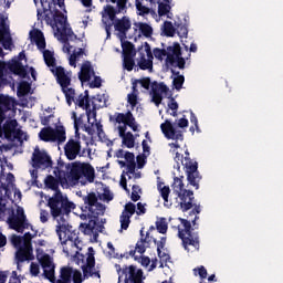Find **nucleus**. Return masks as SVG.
Returning <instances> with one entry per match:
<instances>
[{
    "mask_svg": "<svg viewBox=\"0 0 283 283\" xmlns=\"http://www.w3.org/2000/svg\"><path fill=\"white\" fill-rule=\"evenodd\" d=\"M107 3H116L117 7L114 8L112 4L104 7L102 11V23L105 28L107 39L112 36V28H114V22L118 19L116 14H125L127 12V1L129 0H106Z\"/></svg>",
    "mask_w": 283,
    "mask_h": 283,
    "instance_id": "nucleus-1",
    "label": "nucleus"
},
{
    "mask_svg": "<svg viewBox=\"0 0 283 283\" xmlns=\"http://www.w3.org/2000/svg\"><path fill=\"white\" fill-rule=\"evenodd\" d=\"M153 54L155 59L158 61H163L164 56H167L166 63L171 65L172 67H178L179 70H185V65H187V61L182 57V49L180 48V43L175 42L172 45L167 46V49L155 48L153 50Z\"/></svg>",
    "mask_w": 283,
    "mask_h": 283,
    "instance_id": "nucleus-2",
    "label": "nucleus"
},
{
    "mask_svg": "<svg viewBox=\"0 0 283 283\" xmlns=\"http://www.w3.org/2000/svg\"><path fill=\"white\" fill-rule=\"evenodd\" d=\"M177 163V169H180V163L186 171L187 180L191 187L195 189H200V180H202V175L198 171V161H193L191 157H185L182 154L176 151L174 158Z\"/></svg>",
    "mask_w": 283,
    "mask_h": 283,
    "instance_id": "nucleus-3",
    "label": "nucleus"
},
{
    "mask_svg": "<svg viewBox=\"0 0 283 283\" xmlns=\"http://www.w3.org/2000/svg\"><path fill=\"white\" fill-rule=\"evenodd\" d=\"M48 207L51 209V216L60 218V216H69L72 213V209H76L74 202L67 199L61 190L53 193L48 200Z\"/></svg>",
    "mask_w": 283,
    "mask_h": 283,
    "instance_id": "nucleus-4",
    "label": "nucleus"
},
{
    "mask_svg": "<svg viewBox=\"0 0 283 283\" xmlns=\"http://www.w3.org/2000/svg\"><path fill=\"white\" fill-rule=\"evenodd\" d=\"M94 248L90 247L86 258V263L82 265V272L73 270L71 280L73 283H83V280H90V277H97L101 280V271H96V258H94Z\"/></svg>",
    "mask_w": 283,
    "mask_h": 283,
    "instance_id": "nucleus-5",
    "label": "nucleus"
},
{
    "mask_svg": "<svg viewBox=\"0 0 283 283\" xmlns=\"http://www.w3.org/2000/svg\"><path fill=\"white\" fill-rule=\"evenodd\" d=\"M179 221L184 227V229L178 227V235L182 241L184 249L189 251V247H193L196 251H200V237L191 229V221L182 218H179Z\"/></svg>",
    "mask_w": 283,
    "mask_h": 283,
    "instance_id": "nucleus-6",
    "label": "nucleus"
},
{
    "mask_svg": "<svg viewBox=\"0 0 283 283\" xmlns=\"http://www.w3.org/2000/svg\"><path fill=\"white\" fill-rule=\"evenodd\" d=\"M184 178V176L174 178L172 190L180 200L179 207L181 211L186 213L189 209H193L195 197L193 191L185 189Z\"/></svg>",
    "mask_w": 283,
    "mask_h": 283,
    "instance_id": "nucleus-7",
    "label": "nucleus"
},
{
    "mask_svg": "<svg viewBox=\"0 0 283 283\" xmlns=\"http://www.w3.org/2000/svg\"><path fill=\"white\" fill-rule=\"evenodd\" d=\"M81 178H85L87 182H94V179L96 178L94 167L85 163H74L67 175V179L70 182H73V185H76Z\"/></svg>",
    "mask_w": 283,
    "mask_h": 283,
    "instance_id": "nucleus-8",
    "label": "nucleus"
},
{
    "mask_svg": "<svg viewBox=\"0 0 283 283\" xmlns=\"http://www.w3.org/2000/svg\"><path fill=\"white\" fill-rule=\"evenodd\" d=\"M134 213H136L137 216H145V213H147V209L145 208V205H143V202H138L137 210H136V205H134V202L132 201L125 205L124 210L119 216L122 231H127V229H129V224H132V217L134 216Z\"/></svg>",
    "mask_w": 283,
    "mask_h": 283,
    "instance_id": "nucleus-9",
    "label": "nucleus"
},
{
    "mask_svg": "<svg viewBox=\"0 0 283 283\" xmlns=\"http://www.w3.org/2000/svg\"><path fill=\"white\" fill-rule=\"evenodd\" d=\"M115 269L118 279L123 280L124 277V283H143V280H145L143 270L137 269L135 265H124L122 268L120 264H115Z\"/></svg>",
    "mask_w": 283,
    "mask_h": 283,
    "instance_id": "nucleus-10",
    "label": "nucleus"
},
{
    "mask_svg": "<svg viewBox=\"0 0 283 283\" xmlns=\"http://www.w3.org/2000/svg\"><path fill=\"white\" fill-rule=\"evenodd\" d=\"M83 202L84 206L82 207V211H88V218H98V216H104L105 205L98 202V197L95 192H90L88 195L84 196Z\"/></svg>",
    "mask_w": 283,
    "mask_h": 283,
    "instance_id": "nucleus-11",
    "label": "nucleus"
},
{
    "mask_svg": "<svg viewBox=\"0 0 283 283\" xmlns=\"http://www.w3.org/2000/svg\"><path fill=\"white\" fill-rule=\"evenodd\" d=\"M39 138L42 139L43 143H57V145H63V143L67 140L64 126H57L56 128L50 126L44 127L40 130Z\"/></svg>",
    "mask_w": 283,
    "mask_h": 283,
    "instance_id": "nucleus-12",
    "label": "nucleus"
},
{
    "mask_svg": "<svg viewBox=\"0 0 283 283\" xmlns=\"http://www.w3.org/2000/svg\"><path fill=\"white\" fill-rule=\"evenodd\" d=\"M160 129L168 140H176L175 143H170L169 147H174L175 149H180V144H178V140H185V134H182V130L176 129L174 127V124L169 122V119H166L165 123L160 125Z\"/></svg>",
    "mask_w": 283,
    "mask_h": 283,
    "instance_id": "nucleus-13",
    "label": "nucleus"
},
{
    "mask_svg": "<svg viewBox=\"0 0 283 283\" xmlns=\"http://www.w3.org/2000/svg\"><path fill=\"white\" fill-rule=\"evenodd\" d=\"M55 231L62 247L67 244V242H72V245L78 249V244H81V240L78 239V234H76L75 231L70 230V226L57 223Z\"/></svg>",
    "mask_w": 283,
    "mask_h": 283,
    "instance_id": "nucleus-14",
    "label": "nucleus"
},
{
    "mask_svg": "<svg viewBox=\"0 0 283 283\" xmlns=\"http://www.w3.org/2000/svg\"><path fill=\"white\" fill-rule=\"evenodd\" d=\"M109 122L117 123V125H122V127H130L134 132H138V123H136V117H134L132 111L109 115Z\"/></svg>",
    "mask_w": 283,
    "mask_h": 283,
    "instance_id": "nucleus-15",
    "label": "nucleus"
},
{
    "mask_svg": "<svg viewBox=\"0 0 283 283\" xmlns=\"http://www.w3.org/2000/svg\"><path fill=\"white\" fill-rule=\"evenodd\" d=\"M32 163L35 169H50L52 167V158L48 155V151L41 150L39 147H35L32 154Z\"/></svg>",
    "mask_w": 283,
    "mask_h": 283,
    "instance_id": "nucleus-16",
    "label": "nucleus"
},
{
    "mask_svg": "<svg viewBox=\"0 0 283 283\" xmlns=\"http://www.w3.org/2000/svg\"><path fill=\"white\" fill-rule=\"evenodd\" d=\"M9 226L18 233H23L24 229H28L25 211L23 208H17V216L9 218Z\"/></svg>",
    "mask_w": 283,
    "mask_h": 283,
    "instance_id": "nucleus-17",
    "label": "nucleus"
},
{
    "mask_svg": "<svg viewBox=\"0 0 283 283\" xmlns=\"http://www.w3.org/2000/svg\"><path fill=\"white\" fill-rule=\"evenodd\" d=\"M151 103L156 105V107H160V104L163 103V94H169V86L166 85L165 83H157L154 81L151 83Z\"/></svg>",
    "mask_w": 283,
    "mask_h": 283,
    "instance_id": "nucleus-18",
    "label": "nucleus"
},
{
    "mask_svg": "<svg viewBox=\"0 0 283 283\" xmlns=\"http://www.w3.org/2000/svg\"><path fill=\"white\" fill-rule=\"evenodd\" d=\"M25 60V51H21L18 55V60L8 63V70L15 74V76H20L21 78L28 77V70L23 66L21 61Z\"/></svg>",
    "mask_w": 283,
    "mask_h": 283,
    "instance_id": "nucleus-19",
    "label": "nucleus"
},
{
    "mask_svg": "<svg viewBox=\"0 0 283 283\" xmlns=\"http://www.w3.org/2000/svg\"><path fill=\"white\" fill-rule=\"evenodd\" d=\"M50 72L55 76L56 83L61 88L63 87L65 90V87L72 85V73L65 71V67L57 66L55 69H50Z\"/></svg>",
    "mask_w": 283,
    "mask_h": 283,
    "instance_id": "nucleus-20",
    "label": "nucleus"
},
{
    "mask_svg": "<svg viewBox=\"0 0 283 283\" xmlns=\"http://www.w3.org/2000/svg\"><path fill=\"white\" fill-rule=\"evenodd\" d=\"M113 25L115 31L118 32L120 41H125L127 39V32L132 30V20H129V17L124 15L120 19L117 18Z\"/></svg>",
    "mask_w": 283,
    "mask_h": 283,
    "instance_id": "nucleus-21",
    "label": "nucleus"
},
{
    "mask_svg": "<svg viewBox=\"0 0 283 283\" xmlns=\"http://www.w3.org/2000/svg\"><path fill=\"white\" fill-rule=\"evenodd\" d=\"M64 155L67 160H76V157L81 156V139H69L64 145Z\"/></svg>",
    "mask_w": 283,
    "mask_h": 283,
    "instance_id": "nucleus-22",
    "label": "nucleus"
},
{
    "mask_svg": "<svg viewBox=\"0 0 283 283\" xmlns=\"http://www.w3.org/2000/svg\"><path fill=\"white\" fill-rule=\"evenodd\" d=\"M40 264L42 269L44 270V276L46 280H55L54 273L56 265H54V261L52 260V256L50 254H43L40 259Z\"/></svg>",
    "mask_w": 283,
    "mask_h": 283,
    "instance_id": "nucleus-23",
    "label": "nucleus"
},
{
    "mask_svg": "<svg viewBox=\"0 0 283 283\" xmlns=\"http://www.w3.org/2000/svg\"><path fill=\"white\" fill-rule=\"evenodd\" d=\"M118 136L122 138V145L124 147H127V149H134L136 145V137L132 132H127L126 126H118Z\"/></svg>",
    "mask_w": 283,
    "mask_h": 283,
    "instance_id": "nucleus-24",
    "label": "nucleus"
},
{
    "mask_svg": "<svg viewBox=\"0 0 283 283\" xmlns=\"http://www.w3.org/2000/svg\"><path fill=\"white\" fill-rule=\"evenodd\" d=\"M95 74L96 73L94 72L92 62L85 61L81 66V71L78 73V78H80L81 83H90V81H92V76H94Z\"/></svg>",
    "mask_w": 283,
    "mask_h": 283,
    "instance_id": "nucleus-25",
    "label": "nucleus"
},
{
    "mask_svg": "<svg viewBox=\"0 0 283 283\" xmlns=\"http://www.w3.org/2000/svg\"><path fill=\"white\" fill-rule=\"evenodd\" d=\"M139 233H140V239L136 243V251L137 253L143 255L145 251H147V249L151 247V237H149V232H146V235H145L144 228H142Z\"/></svg>",
    "mask_w": 283,
    "mask_h": 283,
    "instance_id": "nucleus-26",
    "label": "nucleus"
},
{
    "mask_svg": "<svg viewBox=\"0 0 283 283\" xmlns=\"http://www.w3.org/2000/svg\"><path fill=\"white\" fill-rule=\"evenodd\" d=\"M90 220L87 223H81L80 224V229L84 230V233H86V235H92V233L94 235H96L98 233V231H101V224H98V222L96 221L97 218L94 217H88Z\"/></svg>",
    "mask_w": 283,
    "mask_h": 283,
    "instance_id": "nucleus-27",
    "label": "nucleus"
},
{
    "mask_svg": "<svg viewBox=\"0 0 283 283\" xmlns=\"http://www.w3.org/2000/svg\"><path fill=\"white\" fill-rule=\"evenodd\" d=\"M35 6H39V0H33ZM40 3L43 8V12H41V9H38V21H41L43 19L48 25H52L54 23V17L50 15V10L45 9V3H48V0H40Z\"/></svg>",
    "mask_w": 283,
    "mask_h": 283,
    "instance_id": "nucleus-28",
    "label": "nucleus"
},
{
    "mask_svg": "<svg viewBox=\"0 0 283 283\" xmlns=\"http://www.w3.org/2000/svg\"><path fill=\"white\" fill-rule=\"evenodd\" d=\"M30 39L32 43H35L38 50H45L46 43H45V35L43 34V31L35 29L30 31Z\"/></svg>",
    "mask_w": 283,
    "mask_h": 283,
    "instance_id": "nucleus-29",
    "label": "nucleus"
},
{
    "mask_svg": "<svg viewBox=\"0 0 283 283\" xmlns=\"http://www.w3.org/2000/svg\"><path fill=\"white\" fill-rule=\"evenodd\" d=\"M92 101L90 99V91H85L84 95L80 94L75 105H78L82 109H85L87 116L92 114Z\"/></svg>",
    "mask_w": 283,
    "mask_h": 283,
    "instance_id": "nucleus-30",
    "label": "nucleus"
},
{
    "mask_svg": "<svg viewBox=\"0 0 283 283\" xmlns=\"http://www.w3.org/2000/svg\"><path fill=\"white\" fill-rule=\"evenodd\" d=\"M65 25H67V18L60 10H55L53 13V24L52 28H56L57 32H65Z\"/></svg>",
    "mask_w": 283,
    "mask_h": 283,
    "instance_id": "nucleus-31",
    "label": "nucleus"
},
{
    "mask_svg": "<svg viewBox=\"0 0 283 283\" xmlns=\"http://www.w3.org/2000/svg\"><path fill=\"white\" fill-rule=\"evenodd\" d=\"M163 185H165V184L159 181L157 184V189L159 191L160 197L164 200V207H166V209H171V205H174L169 200V195L171 193V188H169V186H163Z\"/></svg>",
    "mask_w": 283,
    "mask_h": 283,
    "instance_id": "nucleus-32",
    "label": "nucleus"
},
{
    "mask_svg": "<svg viewBox=\"0 0 283 283\" xmlns=\"http://www.w3.org/2000/svg\"><path fill=\"white\" fill-rule=\"evenodd\" d=\"M15 260L17 262H28L30 260H34L32 248L28 249L25 245H22L15 253Z\"/></svg>",
    "mask_w": 283,
    "mask_h": 283,
    "instance_id": "nucleus-33",
    "label": "nucleus"
},
{
    "mask_svg": "<svg viewBox=\"0 0 283 283\" xmlns=\"http://www.w3.org/2000/svg\"><path fill=\"white\" fill-rule=\"evenodd\" d=\"M135 32H137V30L139 31V36H145L146 39H149L151 36V34H154V28H151V25H149L148 23L145 22H135Z\"/></svg>",
    "mask_w": 283,
    "mask_h": 283,
    "instance_id": "nucleus-34",
    "label": "nucleus"
},
{
    "mask_svg": "<svg viewBox=\"0 0 283 283\" xmlns=\"http://www.w3.org/2000/svg\"><path fill=\"white\" fill-rule=\"evenodd\" d=\"M74 273V269L72 266H63L60 270V279L56 283H72V275Z\"/></svg>",
    "mask_w": 283,
    "mask_h": 283,
    "instance_id": "nucleus-35",
    "label": "nucleus"
},
{
    "mask_svg": "<svg viewBox=\"0 0 283 283\" xmlns=\"http://www.w3.org/2000/svg\"><path fill=\"white\" fill-rule=\"evenodd\" d=\"M43 59H44V63L45 65H48V67H50V70H56V57H54V52L50 51V50H44L43 51Z\"/></svg>",
    "mask_w": 283,
    "mask_h": 283,
    "instance_id": "nucleus-36",
    "label": "nucleus"
},
{
    "mask_svg": "<svg viewBox=\"0 0 283 283\" xmlns=\"http://www.w3.org/2000/svg\"><path fill=\"white\" fill-rule=\"evenodd\" d=\"M14 107V102L10 96L0 95V112H10Z\"/></svg>",
    "mask_w": 283,
    "mask_h": 283,
    "instance_id": "nucleus-37",
    "label": "nucleus"
},
{
    "mask_svg": "<svg viewBox=\"0 0 283 283\" xmlns=\"http://www.w3.org/2000/svg\"><path fill=\"white\" fill-rule=\"evenodd\" d=\"M150 3H158L159 17H166V14H169V11L171 10V6H169V3L171 2H165L161 0H150Z\"/></svg>",
    "mask_w": 283,
    "mask_h": 283,
    "instance_id": "nucleus-38",
    "label": "nucleus"
},
{
    "mask_svg": "<svg viewBox=\"0 0 283 283\" xmlns=\"http://www.w3.org/2000/svg\"><path fill=\"white\" fill-rule=\"evenodd\" d=\"M123 56H136V46L129 41L122 42Z\"/></svg>",
    "mask_w": 283,
    "mask_h": 283,
    "instance_id": "nucleus-39",
    "label": "nucleus"
},
{
    "mask_svg": "<svg viewBox=\"0 0 283 283\" xmlns=\"http://www.w3.org/2000/svg\"><path fill=\"white\" fill-rule=\"evenodd\" d=\"M0 43L8 39L10 34V28L6 25V15L0 14Z\"/></svg>",
    "mask_w": 283,
    "mask_h": 283,
    "instance_id": "nucleus-40",
    "label": "nucleus"
},
{
    "mask_svg": "<svg viewBox=\"0 0 283 283\" xmlns=\"http://www.w3.org/2000/svg\"><path fill=\"white\" fill-rule=\"evenodd\" d=\"M44 185L45 187H48V189H51L52 191H55V193L57 191H61V189H59V185L60 181L59 179H56L54 176L49 175L45 180H44Z\"/></svg>",
    "mask_w": 283,
    "mask_h": 283,
    "instance_id": "nucleus-41",
    "label": "nucleus"
},
{
    "mask_svg": "<svg viewBox=\"0 0 283 283\" xmlns=\"http://www.w3.org/2000/svg\"><path fill=\"white\" fill-rule=\"evenodd\" d=\"M60 32L63 43H65V45H69V48H66V52H70V48L72 46L69 44V41H72V36H74V31H72V28H67V25H65V31L61 30Z\"/></svg>",
    "mask_w": 283,
    "mask_h": 283,
    "instance_id": "nucleus-42",
    "label": "nucleus"
},
{
    "mask_svg": "<svg viewBox=\"0 0 283 283\" xmlns=\"http://www.w3.org/2000/svg\"><path fill=\"white\" fill-rule=\"evenodd\" d=\"M138 67L142 70H153L154 69V61L151 60H147V57H145V53L140 52V60L138 62Z\"/></svg>",
    "mask_w": 283,
    "mask_h": 283,
    "instance_id": "nucleus-43",
    "label": "nucleus"
},
{
    "mask_svg": "<svg viewBox=\"0 0 283 283\" xmlns=\"http://www.w3.org/2000/svg\"><path fill=\"white\" fill-rule=\"evenodd\" d=\"M171 72L177 76L172 81L174 87L177 92H180V90H182V85H185V75H180V72H176L174 70H171Z\"/></svg>",
    "mask_w": 283,
    "mask_h": 283,
    "instance_id": "nucleus-44",
    "label": "nucleus"
},
{
    "mask_svg": "<svg viewBox=\"0 0 283 283\" xmlns=\"http://www.w3.org/2000/svg\"><path fill=\"white\" fill-rule=\"evenodd\" d=\"M175 28L180 39H187V36L189 35V29L187 28V24L175 22Z\"/></svg>",
    "mask_w": 283,
    "mask_h": 283,
    "instance_id": "nucleus-45",
    "label": "nucleus"
},
{
    "mask_svg": "<svg viewBox=\"0 0 283 283\" xmlns=\"http://www.w3.org/2000/svg\"><path fill=\"white\" fill-rule=\"evenodd\" d=\"M32 86L27 81H22L18 86V96H28Z\"/></svg>",
    "mask_w": 283,
    "mask_h": 283,
    "instance_id": "nucleus-46",
    "label": "nucleus"
},
{
    "mask_svg": "<svg viewBox=\"0 0 283 283\" xmlns=\"http://www.w3.org/2000/svg\"><path fill=\"white\" fill-rule=\"evenodd\" d=\"M63 94L65 95L66 103L72 105V101H74V96H76V91L70 86L61 88Z\"/></svg>",
    "mask_w": 283,
    "mask_h": 283,
    "instance_id": "nucleus-47",
    "label": "nucleus"
},
{
    "mask_svg": "<svg viewBox=\"0 0 283 283\" xmlns=\"http://www.w3.org/2000/svg\"><path fill=\"white\" fill-rule=\"evenodd\" d=\"M18 122L17 119H9L3 124L4 134H12L17 129Z\"/></svg>",
    "mask_w": 283,
    "mask_h": 283,
    "instance_id": "nucleus-48",
    "label": "nucleus"
},
{
    "mask_svg": "<svg viewBox=\"0 0 283 283\" xmlns=\"http://www.w3.org/2000/svg\"><path fill=\"white\" fill-rule=\"evenodd\" d=\"M155 224L158 233H161V234L167 233V230L169 229V226L167 224V219L160 218L158 221H156Z\"/></svg>",
    "mask_w": 283,
    "mask_h": 283,
    "instance_id": "nucleus-49",
    "label": "nucleus"
},
{
    "mask_svg": "<svg viewBox=\"0 0 283 283\" xmlns=\"http://www.w3.org/2000/svg\"><path fill=\"white\" fill-rule=\"evenodd\" d=\"M137 51L139 52H146L147 61H154V53L151 52V46L145 42L144 45L138 46Z\"/></svg>",
    "mask_w": 283,
    "mask_h": 283,
    "instance_id": "nucleus-50",
    "label": "nucleus"
},
{
    "mask_svg": "<svg viewBox=\"0 0 283 283\" xmlns=\"http://www.w3.org/2000/svg\"><path fill=\"white\" fill-rule=\"evenodd\" d=\"M164 34L166 36H174L176 34V28L171 21L164 22Z\"/></svg>",
    "mask_w": 283,
    "mask_h": 283,
    "instance_id": "nucleus-51",
    "label": "nucleus"
},
{
    "mask_svg": "<svg viewBox=\"0 0 283 283\" xmlns=\"http://www.w3.org/2000/svg\"><path fill=\"white\" fill-rule=\"evenodd\" d=\"M135 6L139 17H145V14H149V8L145 7L143 2H140V0H136Z\"/></svg>",
    "mask_w": 283,
    "mask_h": 283,
    "instance_id": "nucleus-52",
    "label": "nucleus"
},
{
    "mask_svg": "<svg viewBox=\"0 0 283 283\" xmlns=\"http://www.w3.org/2000/svg\"><path fill=\"white\" fill-rule=\"evenodd\" d=\"M123 65L124 69L127 70V72H132V70H134V66L136 65V62L134 61V57L124 56Z\"/></svg>",
    "mask_w": 283,
    "mask_h": 283,
    "instance_id": "nucleus-53",
    "label": "nucleus"
},
{
    "mask_svg": "<svg viewBox=\"0 0 283 283\" xmlns=\"http://www.w3.org/2000/svg\"><path fill=\"white\" fill-rule=\"evenodd\" d=\"M34 237L30 232H25L22 237V247H25V249H32V239Z\"/></svg>",
    "mask_w": 283,
    "mask_h": 283,
    "instance_id": "nucleus-54",
    "label": "nucleus"
},
{
    "mask_svg": "<svg viewBox=\"0 0 283 283\" xmlns=\"http://www.w3.org/2000/svg\"><path fill=\"white\" fill-rule=\"evenodd\" d=\"M132 189L133 191H132L130 200H133V202H138V200H140V195L138 193H140L143 190L138 185H133Z\"/></svg>",
    "mask_w": 283,
    "mask_h": 283,
    "instance_id": "nucleus-55",
    "label": "nucleus"
},
{
    "mask_svg": "<svg viewBox=\"0 0 283 283\" xmlns=\"http://www.w3.org/2000/svg\"><path fill=\"white\" fill-rule=\"evenodd\" d=\"M193 274L199 275V277L201 280H207V275H208L207 268H205L203 265L195 268L193 269Z\"/></svg>",
    "mask_w": 283,
    "mask_h": 283,
    "instance_id": "nucleus-56",
    "label": "nucleus"
},
{
    "mask_svg": "<svg viewBox=\"0 0 283 283\" xmlns=\"http://www.w3.org/2000/svg\"><path fill=\"white\" fill-rule=\"evenodd\" d=\"M11 244H13L15 249H21V247H23V238L17 234H13L11 238Z\"/></svg>",
    "mask_w": 283,
    "mask_h": 283,
    "instance_id": "nucleus-57",
    "label": "nucleus"
},
{
    "mask_svg": "<svg viewBox=\"0 0 283 283\" xmlns=\"http://www.w3.org/2000/svg\"><path fill=\"white\" fill-rule=\"evenodd\" d=\"M136 83H139L144 90H149L151 87V78L150 77H143L140 80H136Z\"/></svg>",
    "mask_w": 283,
    "mask_h": 283,
    "instance_id": "nucleus-58",
    "label": "nucleus"
},
{
    "mask_svg": "<svg viewBox=\"0 0 283 283\" xmlns=\"http://www.w3.org/2000/svg\"><path fill=\"white\" fill-rule=\"evenodd\" d=\"M93 76H94V80L90 83L91 90L102 87L103 80L101 78V76H96V75H93Z\"/></svg>",
    "mask_w": 283,
    "mask_h": 283,
    "instance_id": "nucleus-59",
    "label": "nucleus"
},
{
    "mask_svg": "<svg viewBox=\"0 0 283 283\" xmlns=\"http://www.w3.org/2000/svg\"><path fill=\"white\" fill-rule=\"evenodd\" d=\"M137 169H143L147 165V155H138L137 158Z\"/></svg>",
    "mask_w": 283,
    "mask_h": 283,
    "instance_id": "nucleus-60",
    "label": "nucleus"
},
{
    "mask_svg": "<svg viewBox=\"0 0 283 283\" xmlns=\"http://www.w3.org/2000/svg\"><path fill=\"white\" fill-rule=\"evenodd\" d=\"M169 102H168V107L171 109V112H178V102H176V98L171 96V94L168 96Z\"/></svg>",
    "mask_w": 283,
    "mask_h": 283,
    "instance_id": "nucleus-61",
    "label": "nucleus"
},
{
    "mask_svg": "<svg viewBox=\"0 0 283 283\" xmlns=\"http://www.w3.org/2000/svg\"><path fill=\"white\" fill-rule=\"evenodd\" d=\"M127 101L132 107H136V105H138V95H136V93H130L127 95Z\"/></svg>",
    "mask_w": 283,
    "mask_h": 283,
    "instance_id": "nucleus-62",
    "label": "nucleus"
},
{
    "mask_svg": "<svg viewBox=\"0 0 283 283\" xmlns=\"http://www.w3.org/2000/svg\"><path fill=\"white\" fill-rule=\"evenodd\" d=\"M157 255H158L159 260H161V262H169V260H171V256H169V254L163 252V250H157Z\"/></svg>",
    "mask_w": 283,
    "mask_h": 283,
    "instance_id": "nucleus-63",
    "label": "nucleus"
},
{
    "mask_svg": "<svg viewBox=\"0 0 283 283\" xmlns=\"http://www.w3.org/2000/svg\"><path fill=\"white\" fill-rule=\"evenodd\" d=\"M11 45H12V36H10L9 34L7 39L2 41V48H4L6 50H10Z\"/></svg>",
    "mask_w": 283,
    "mask_h": 283,
    "instance_id": "nucleus-64",
    "label": "nucleus"
}]
</instances>
